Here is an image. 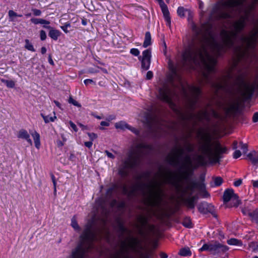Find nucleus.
Segmentation results:
<instances>
[{
  "instance_id": "nucleus-1",
  "label": "nucleus",
  "mask_w": 258,
  "mask_h": 258,
  "mask_svg": "<svg viewBox=\"0 0 258 258\" xmlns=\"http://www.w3.org/2000/svg\"><path fill=\"white\" fill-rule=\"evenodd\" d=\"M245 17H240L235 21L232 25L234 31L222 30L221 32L223 43L216 42L213 39L203 36L199 48H188L185 50L182 55L180 64L174 65L169 64L170 73L168 76V81L165 83L159 90L158 98L162 101L171 104L172 98L176 95L175 81L180 83L181 77L179 72L182 70H192L195 66L201 62L203 65L202 82L210 84L217 90H225L228 86V80L231 78L230 73L222 77H218V82H214L212 74L216 73L215 66L217 61L216 58L208 52L210 48L215 52L217 56H220L225 53L227 49L232 48L234 44V40L238 33L242 31L246 26Z\"/></svg>"
},
{
  "instance_id": "nucleus-2",
  "label": "nucleus",
  "mask_w": 258,
  "mask_h": 258,
  "mask_svg": "<svg viewBox=\"0 0 258 258\" xmlns=\"http://www.w3.org/2000/svg\"><path fill=\"white\" fill-rule=\"evenodd\" d=\"M198 135L201 136V139L203 141V143L199 147V150L202 154L197 156L196 158L197 163L201 166L206 165L207 161L205 155L207 156L213 162H219L220 159L222 158V155L227 153V148L222 146L217 141L211 143V135L209 133H204L202 131L200 130L198 132Z\"/></svg>"
},
{
  "instance_id": "nucleus-3",
  "label": "nucleus",
  "mask_w": 258,
  "mask_h": 258,
  "mask_svg": "<svg viewBox=\"0 0 258 258\" xmlns=\"http://www.w3.org/2000/svg\"><path fill=\"white\" fill-rule=\"evenodd\" d=\"M241 41L245 44V47L238 46L236 48V52L237 61H243L246 63H250L253 57L255 56L253 52H250V50H254L256 46L258 40V19L256 24L249 32L247 36H242L241 38Z\"/></svg>"
},
{
  "instance_id": "nucleus-4",
  "label": "nucleus",
  "mask_w": 258,
  "mask_h": 258,
  "mask_svg": "<svg viewBox=\"0 0 258 258\" xmlns=\"http://www.w3.org/2000/svg\"><path fill=\"white\" fill-rule=\"evenodd\" d=\"M80 237V243L73 251L72 258H84L86 252L93 248L96 234L91 226L88 225Z\"/></svg>"
},
{
  "instance_id": "nucleus-5",
  "label": "nucleus",
  "mask_w": 258,
  "mask_h": 258,
  "mask_svg": "<svg viewBox=\"0 0 258 258\" xmlns=\"http://www.w3.org/2000/svg\"><path fill=\"white\" fill-rule=\"evenodd\" d=\"M165 182L174 186L177 194H182V196L189 194L190 196L194 189L199 187L198 183L195 181L189 182L184 188H183L178 181L172 179V173L170 171L164 175Z\"/></svg>"
},
{
  "instance_id": "nucleus-6",
  "label": "nucleus",
  "mask_w": 258,
  "mask_h": 258,
  "mask_svg": "<svg viewBox=\"0 0 258 258\" xmlns=\"http://www.w3.org/2000/svg\"><path fill=\"white\" fill-rule=\"evenodd\" d=\"M141 157V152L136 149L132 151L128 155V158L124 161L123 165L118 171L119 174L122 177L128 176L129 169L135 167L138 164Z\"/></svg>"
},
{
  "instance_id": "nucleus-7",
  "label": "nucleus",
  "mask_w": 258,
  "mask_h": 258,
  "mask_svg": "<svg viewBox=\"0 0 258 258\" xmlns=\"http://www.w3.org/2000/svg\"><path fill=\"white\" fill-rule=\"evenodd\" d=\"M147 187L150 188V196L147 199V203L152 207H159L163 200V190L160 185L154 182L147 184Z\"/></svg>"
},
{
  "instance_id": "nucleus-8",
  "label": "nucleus",
  "mask_w": 258,
  "mask_h": 258,
  "mask_svg": "<svg viewBox=\"0 0 258 258\" xmlns=\"http://www.w3.org/2000/svg\"><path fill=\"white\" fill-rule=\"evenodd\" d=\"M246 0H222L221 5L223 8L229 11L223 12L221 17L224 19L232 18V13L234 8L242 6Z\"/></svg>"
},
{
  "instance_id": "nucleus-9",
  "label": "nucleus",
  "mask_w": 258,
  "mask_h": 258,
  "mask_svg": "<svg viewBox=\"0 0 258 258\" xmlns=\"http://www.w3.org/2000/svg\"><path fill=\"white\" fill-rule=\"evenodd\" d=\"M228 247L217 241H212L208 243L204 244L199 249L201 251H208L215 254L221 252H224L228 250Z\"/></svg>"
},
{
  "instance_id": "nucleus-10",
  "label": "nucleus",
  "mask_w": 258,
  "mask_h": 258,
  "mask_svg": "<svg viewBox=\"0 0 258 258\" xmlns=\"http://www.w3.org/2000/svg\"><path fill=\"white\" fill-rule=\"evenodd\" d=\"M223 199L224 203H227L231 201L232 204L230 207H237L241 203L238 196L234 193L232 189H227L224 191Z\"/></svg>"
},
{
  "instance_id": "nucleus-11",
  "label": "nucleus",
  "mask_w": 258,
  "mask_h": 258,
  "mask_svg": "<svg viewBox=\"0 0 258 258\" xmlns=\"http://www.w3.org/2000/svg\"><path fill=\"white\" fill-rule=\"evenodd\" d=\"M240 103L237 100L229 102L224 108L226 115L228 117L235 116L240 111Z\"/></svg>"
},
{
  "instance_id": "nucleus-12",
  "label": "nucleus",
  "mask_w": 258,
  "mask_h": 258,
  "mask_svg": "<svg viewBox=\"0 0 258 258\" xmlns=\"http://www.w3.org/2000/svg\"><path fill=\"white\" fill-rule=\"evenodd\" d=\"M190 91L192 93L193 97L189 100L188 106L190 109L194 111L201 94V89L199 87L192 86L190 87Z\"/></svg>"
},
{
  "instance_id": "nucleus-13",
  "label": "nucleus",
  "mask_w": 258,
  "mask_h": 258,
  "mask_svg": "<svg viewBox=\"0 0 258 258\" xmlns=\"http://www.w3.org/2000/svg\"><path fill=\"white\" fill-rule=\"evenodd\" d=\"M173 153L167 156L166 159L168 163L173 166L179 164L178 159L183 154L184 150L181 147L176 148L173 150Z\"/></svg>"
},
{
  "instance_id": "nucleus-14",
  "label": "nucleus",
  "mask_w": 258,
  "mask_h": 258,
  "mask_svg": "<svg viewBox=\"0 0 258 258\" xmlns=\"http://www.w3.org/2000/svg\"><path fill=\"white\" fill-rule=\"evenodd\" d=\"M180 169H183V170H179L178 174L171 172L172 173V179L178 181L179 183L182 180H187L192 174V171L190 168H182L181 167Z\"/></svg>"
},
{
  "instance_id": "nucleus-15",
  "label": "nucleus",
  "mask_w": 258,
  "mask_h": 258,
  "mask_svg": "<svg viewBox=\"0 0 258 258\" xmlns=\"http://www.w3.org/2000/svg\"><path fill=\"white\" fill-rule=\"evenodd\" d=\"M151 59V51L150 49L144 50L142 53V56L139 57V59L141 61V67L143 69L148 70L150 66Z\"/></svg>"
},
{
  "instance_id": "nucleus-16",
  "label": "nucleus",
  "mask_w": 258,
  "mask_h": 258,
  "mask_svg": "<svg viewBox=\"0 0 258 258\" xmlns=\"http://www.w3.org/2000/svg\"><path fill=\"white\" fill-rule=\"evenodd\" d=\"M255 90H258V76L251 84L246 85V90L242 93V96L246 99H249Z\"/></svg>"
},
{
  "instance_id": "nucleus-17",
  "label": "nucleus",
  "mask_w": 258,
  "mask_h": 258,
  "mask_svg": "<svg viewBox=\"0 0 258 258\" xmlns=\"http://www.w3.org/2000/svg\"><path fill=\"white\" fill-rule=\"evenodd\" d=\"M137 221L140 223L139 225H137L138 229V233L142 236H146L147 233L145 229L148 225V218L146 216L140 215L138 217Z\"/></svg>"
},
{
  "instance_id": "nucleus-18",
  "label": "nucleus",
  "mask_w": 258,
  "mask_h": 258,
  "mask_svg": "<svg viewBox=\"0 0 258 258\" xmlns=\"http://www.w3.org/2000/svg\"><path fill=\"white\" fill-rule=\"evenodd\" d=\"M194 116H195L200 121L205 120L209 122L211 120L209 113L208 112L207 109L200 110L195 115L191 113L187 117V119H190L194 117Z\"/></svg>"
},
{
  "instance_id": "nucleus-19",
  "label": "nucleus",
  "mask_w": 258,
  "mask_h": 258,
  "mask_svg": "<svg viewBox=\"0 0 258 258\" xmlns=\"http://www.w3.org/2000/svg\"><path fill=\"white\" fill-rule=\"evenodd\" d=\"M179 198L182 200L185 205L189 209H193L195 207V202L196 201V196L188 197L185 198V196L182 195V194H178Z\"/></svg>"
},
{
  "instance_id": "nucleus-20",
  "label": "nucleus",
  "mask_w": 258,
  "mask_h": 258,
  "mask_svg": "<svg viewBox=\"0 0 258 258\" xmlns=\"http://www.w3.org/2000/svg\"><path fill=\"white\" fill-rule=\"evenodd\" d=\"M115 127H116V128H119L122 130L128 129L136 135H138L140 134V131L130 126L129 124H128L127 123L123 121H120L115 123Z\"/></svg>"
},
{
  "instance_id": "nucleus-21",
  "label": "nucleus",
  "mask_w": 258,
  "mask_h": 258,
  "mask_svg": "<svg viewBox=\"0 0 258 258\" xmlns=\"http://www.w3.org/2000/svg\"><path fill=\"white\" fill-rule=\"evenodd\" d=\"M159 4L163 13L164 19L168 25L171 24V19L170 17L169 12L167 5L165 4L163 0H156Z\"/></svg>"
},
{
  "instance_id": "nucleus-22",
  "label": "nucleus",
  "mask_w": 258,
  "mask_h": 258,
  "mask_svg": "<svg viewBox=\"0 0 258 258\" xmlns=\"http://www.w3.org/2000/svg\"><path fill=\"white\" fill-rule=\"evenodd\" d=\"M198 209L199 211L203 214L212 213L214 211L213 206L207 202H202L200 203L198 205Z\"/></svg>"
},
{
  "instance_id": "nucleus-23",
  "label": "nucleus",
  "mask_w": 258,
  "mask_h": 258,
  "mask_svg": "<svg viewBox=\"0 0 258 258\" xmlns=\"http://www.w3.org/2000/svg\"><path fill=\"white\" fill-rule=\"evenodd\" d=\"M43 27L50 30L48 35L54 40H57L58 38L60 36L61 32L59 30L54 29L50 26L44 25Z\"/></svg>"
},
{
  "instance_id": "nucleus-24",
  "label": "nucleus",
  "mask_w": 258,
  "mask_h": 258,
  "mask_svg": "<svg viewBox=\"0 0 258 258\" xmlns=\"http://www.w3.org/2000/svg\"><path fill=\"white\" fill-rule=\"evenodd\" d=\"M17 137L19 139H24L27 141L29 144L32 145V141L30 139V135L28 132L25 129H21L18 133Z\"/></svg>"
},
{
  "instance_id": "nucleus-25",
  "label": "nucleus",
  "mask_w": 258,
  "mask_h": 258,
  "mask_svg": "<svg viewBox=\"0 0 258 258\" xmlns=\"http://www.w3.org/2000/svg\"><path fill=\"white\" fill-rule=\"evenodd\" d=\"M145 186L147 187V185L141 182L136 183L131 187V189L128 192V195H134L138 190L143 189Z\"/></svg>"
},
{
  "instance_id": "nucleus-26",
  "label": "nucleus",
  "mask_w": 258,
  "mask_h": 258,
  "mask_svg": "<svg viewBox=\"0 0 258 258\" xmlns=\"http://www.w3.org/2000/svg\"><path fill=\"white\" fill-rule=\"evenodd\" d=\"M140 244V241L137 238L132 237L127 243V247L133 250H136L138 246Z\"/></svg>"
},
{
  "instance_id": "nucleus-27",
  "label": "nucleus",
  "mask_w": 258,
  "mask_h": 258,
  "mask_svg": "<svg viewBox=\"0 0 258 258\" xmlns=\"http://www.w3.org/2000/svg\"><path fill=\"white\" fill-rule=\"evenodd\" d=\"M235 84L237 85L239 88H241L242 87H244V90H246V85L247 84L244 81V76L242 75H240L236 77Z\"/></svg>"
},
{
  "instance_id": "nucleus-28",
  "label": "nucleus",
  "mask_w": 258,
  "mask_h": 258,
  "mask_svg": "<svg viewBox=\"0 0 258 258\" xmlns=\"http://www.w3.org/2000/svg\"><path fill=\"white\" fill-rule=\"evenodd\" d=\"M248 159L253 164H256L258 163V153L255 151H252L247 155Z\"/></svg>"
},
{
  "instance_id": "nucleus-29",
  "label": "nucleus",
  "mask_w": 258,
  "mask_h": 258,
  "mask_svg": "<svg viewBox=\"0 0 258 258\" xmlns=\"http://www.w3.org/2000/svg\"><path fill=\"white\" fill-rule=\"evenodd\" d=\"M31 136L33 138L36 148L38 149H39L40 146V135L36 131H35L31 134Z\"/></svg>"
},
{
  "instance_id": "nucleus-30",
  "label": "nucleus",
  "mask_w": 258,
  "mask_h": 258,
  "mask_svg": "<svg viewBox=\"0 0 258 258\" xmlns=\"http://www.w3.org/2000/svg\"><path fill=\"white\" fill-rule=\"evenodd\" d=\"M192 165V161L189 155H186L184 158V162L182 164V168H190Z\"/></svg>"
},
{
  "instance_id": "nucleus-31",
  "label": "nucleus",
  "mask_w": 258,
  "mask_h": 258,
  "mask_svg": "<svg viewBox=\"0 0 258 258\" xmlns=\"http://www.w3.org/2000/svg\"><path fill=\"white\" fill-rule=\"evenodd\" d=\"M151 44V35L149 32H146L145 33V40L143 43V47H147Z\"/></svg>"
},
{
  "instance_id": "nucleus-32",
  "label": "nucleus",
  "mask_w": 258,
  "mask_h": 258,
  "mask_svg": "<svg viewBox=\"0 0 258 258\" xmlns=\"http://www.w3.org/2000/svg\"><path fill=\"white\" fill-rule=\"evenodd\" d=\"M178 253L182 256H190L191 255V252L188 247L181 248Z\"/></svg>"
},
{
  "instance_id": "nucleus-33",
  "label": "nucleus",
  "mask_w": 258,
  "mask_h": 258,
  "mask_svg": "<svg viewBox=\"0 0 258 258\" xmlns=\"http://www.w3.org/2000/svg\"><path fill=\"white\" fill-rule=\"evenodd\" d=\"M182 224L185 227L188 228H191L193 227L191 219L188 217H186L183 219Z\"/></svg>"
},
{
  "instance_id": "nucleus-34",
  "label": "nucleus",
  "mask_w": 258,
  "mask_h": 258,
  "mask_svg": "<svg viewBox=\"0 0 258 258\" xmlns=\"http://www.w3.org/2000/svg\"><path fill=\"white\" fill-rule=\"evenodd\" d=\"M186 12L189 13V11L186 9L184 8L183 7H178L177 11L178 15L181 18L185 17V13Z\"/></svg>"
},
{
  "instance_id": "nucleus-35",
  "label": "nucleus",
  "mask_w": 258,
  "mask_h": 258,
  "mask_svg": "<svg viewBox=\"0 0 258 258\" xmlns=\"http://www.w3.org/2000/svg\"><path fill=\"white\" fill-rule=\"evenodd\" d=\"M227 243L229 245H241L242 242L241 240H238L236 238H231L227 240Z\"/></svg>"
},
{
  "instance_id": "nucleus-36",
  "label": "nucleus",
  "mask_w": 258,
  "mask_h": 258,
  "mask_svg": "<svg viewBox=\"0 0 258 258\" xmlns=\"http://www.w3.org/2000/svg\"><path fill=\"white\" fill-rule=\"evenodd\" d=\"M25 48L27 49V50L31 51L32 52H34L35 51L33 45L30 42L29 39H25Z\"/></svg>"
},
{
  "instance_id": "nucleus-37",
  "label": "nucleus",
  "mask_w": 258,
  "mask_h": 258,
  "mask_svg": "<svg viewBox=\"0 0 258 258\" xmlns=\"http://www.w3.org/2000/svg\"><path fill=\"white\" fill-rule=\"evenodd\" d=\"M8 15L9 17L10 21H14V18L16 17H22V15H18L17 13L13 10H10L8 12Z\"/></svg>"
},
{
  "instance_id": "nucleus-38",
  "label": "nucleus",
  "mask_w": 258,
  "mask_h": 258,
  "mask_svg": "<svg viewBox=\"0 0 258 258\" xmlns=\"http://www.w3.org/2000/svg\"><path fill=\"white\" fill-rule=\"evenodd\" d=\"M250 218L252 221L258 224V208L252 212Z\"/></svg>"
},
{
  "instance_id": "nucleus-39",
  "label": "nucleus",
  "mask_w": 258,
  "mask_h": 258,
  "mask_svg": "<svg viewBox=\"0 0 258 258\" xmlns=\"http://www.w3.org/2000/svg\"><path fill=\"white\" fill-rule=\"evenodd\" d=\"M1 81L2 83L5 84L6 85V86H7V87H8V88H14L15 85V83L14 81H13L12 80H5L4 79H1Z\"/></svg>"
},
{
  "instance_id": "nucleus-40",
  "label": "nucleus",
  "mask_w": 258,
  "mask_h": 258,
  "mask_svg": "<svg viewBox=\"0 0 258 258\" xmlns=\"http://www.w3.org/2000/svg\"><path fill=\"white\" fill-rule=\"evenodd\" d=\"M41 116L43 117L45 122L46 123H47L49 122L50 121L53 122L55 120V119H56V116L54 115L53 116H46L44 115L43 114H41Z\"/></svg>"
},
{
  "instance_id": "nucleus-41",
  "label": "nucleus",
  "mask_w": 258,
  "mask_h": 258,
  "mask_svg": "<svg viewBox=\"0 0 258 258\" xmlns=\"http://www.w3.org/2000/svg\"><path fill=\"white\" fill-rule=\"evenodd\" d=\"M71 225L76 230L79 231L80 230V227L78 225L76 220V218L75 216L73 217V218L72 219Z\"/></svg>"
},
{
  "instance_id": "nucleus-42",
  "label": "nucleus",
  "mask_w": 258,
  "mask_h": 258,
  "mask_svg": "<svg viewBox=\"0 0 258 258\" xmlns=\"http://www.w3.org/2000/svg\"><path fill=\"white\" fill-rule=\"evenodd\" d=\"M223 182V179L221 177H216L214 179V185L218 186L221 185Z\"/></svg>"
},
{
  "instance_id": "nucleus-43",
  "label": "nucleus",
  "mask_w": 258,
  "mask_h": 258,
  "mask_svg": "<svg viewBox=\"0 0 258 258\" xmlns=\"http://www.w3.org/2000/svg\"><path fill=\"white\" fill-rule=\"evenodd\" d=\"M69 102L78 107H81V105L80 103H79L76 100H74L72 97H70L69 98Z\"/></svg>"
},
{
  "instance_id": "nucleus-44",
  "label": "nucleus",
  "mask_w": 258,
  "mask_h": 258,
  "mask_svg": "<svg viewBox=\"0 0 258 258\" xmlns=\"http://www.w3.org/2000/svg\"><path fill=\"white\" fill-rule=\"evenodd\" d=\"M185 149L189 152H193L194 150V146L192 144L188 143L185 145Z\"/></svg>"
},
{
  "instance_id": "nucleus-45",
  "label": "nucleus",
  "mask_w": 258,
  "mask_h": 258,
  "mask_svg": "<svg viewBox=\"0 0 258 258\" xmlns=\"http://www.w3.org/2000/svg\"><path fill=\"white\" fill-rule=\"evenodd\" d=\"M241 211H242V213L244 215H248V216L251 217L252 212L248 208H242L241 210Z\"/></svg>"
},
{
  "instance_id": "nucleus-46",
  "label": "nucleus",
  "mask_w": 258,
  "mask_h": 258,
  "mask_svg": "<svg viewBox=\"0 0 258 258\" xmlns=\"http://www.w3.org/2000/svg\"><path fill=\"white\" fill-rule=\"evenodd\" d=\"M71 27V24L70 23H66L64 24L63 26H61V29L66 33H67L69 32L68 30V28Z\"/></svg>"
},
{
  "instance_id": "nucleus-47",
  "label": "nucleus",
  "mask_w": 258,
  "mask_h": 258,
  "mask_svg": "<svg viewBox=\"0 0 258 258\" xmlns=\"http://www.w3.org/2000/svg\"><path fill=\"white\" fill-rule=\"evenodd\" d=\"M252 10H250L248 6L247 9L245 11V15L243 16H241L240 17H245L244 19L245 21H246L248 19L249 16L250 15V12Z\"/></svg>"
},
{
  "instance_id": "nucleus-48",
  "label": "nucleus",
  "mask_w": 258,
  "mask_h": 258,
  "mask_svg": "<svg viewBox=\"0 0 258 258\" xmlns=\"http://www.w3.org/2000/svg\"><path fill=\"white\" fill-rule=\"evenodd\" d=\"M130 53L133 55L137 56L140 54V51L137 48H132Z\"/></svg>"
},
{
  "instance_id": "nucleus-49",
  "label": "nucleus",
  "mask_w": 258,
  "mask_h": 258,
  "mask_svg": "<svg viewBox=\"0 0 258 258\" xmlns=\"http://www.w3.org/2000/svg\"><path fill=\"white\" fill-rule=\"evenodd\" d=\"M40 37L42 41L45 40L47 37L45 31L41 30L40 31Z\"/></svg>"
},
{
  "instance_id": "nucleus-50",
  "label": "nucleus",
  "mask_w": 258,
  "mask_h": 258,
  "mask_svg": "<svg viewBox=\"0 0 258 258\" xmlns=\"http://www.w3.org/2000/svg\"><path fill=\"white\" fill-rule=\"evenodd\" d=\"M51 179H52V181L53 182V186H54V193H55L56 191V181L55 180V176L53 174H51Z\"/></svg>"
},
{
  "instance_id": "nucleus-51",
  "label": "nucleus",
  "mask_w": 258,
  "mask_h": 258,
  "mask_svg": "<svg viewBox=\"0 0 258 258\" xmlns=\"http://www.w3.org/2000/svg\"><path fill=\"white\" fill-rule=\"evenodd\" d=\"M119 230L122 233H124L127 231V229L124 226L123 224L120 223L118 224Z\"/></svg>"
},
{
  "instance_id": "nucleus-52",
  "label": "nucleus",
  "mask_w": 258,
  "mask_h": 258,
  "mask_svg": "<svg viewBox=\"0 0 258 258\" xmlns=\"http://www.w3.org/2000/svg\"><path fill=\"white\" fill-rule=\"evenodd\" d=\"M257 3H258V0H253L251 4L248 6L250 10H253Z\"/></svg>"
},
{
  "instance_id": "nucleus-53",
  "label": "nucleus",
  "mask_w": 258,
  "mask_h": 258,
  "mask_svg": "<svg viewBox=\"0 0 258 258\" xmlns=\"http://www.w3.org/2000/svg\"><path fill=\"white\" fill-rule=\"evenodd\" d=\"M88 136L89 137L90 139L92 141H93L94 139H96L97 138V135L93 133H87Z\"/></svg>"
},
{
  "instance_id": "nucleus-54",
  "label": "nucleus",
  "mask_w": 258,
  "mask_h": 258,
  "mask_svg": "<svg viewBox=\"0 0 258 258\" xmlns=\"http://www.w3.org/2000/svg\"><path fill=\"white\" fill-rule=\"evenodd\" d=\"M50 23L49 21L40 18L39 24L43 25V26L44 25L49 26Z\"/></svg>"
},
{
  "instance_id": "nucleus-55",
  "label": "nucleus",
  "mask_w": 258,
  "mask_h": 258,
  "mask_svg": "<svg viewBox=\"0 0 258 258\" xmlns=\"http://www.w3.org/2000/svg\"><path fill=\"white\" fill-rule=\"evenodd\" d=\"M178 207H176V209H175V210H172V209H170V213H169L168 212H167V211H165V215L166 216H167V217H169V216L171 215V214H174V213H175V211H176V210H178Z\"/></svg>"
},
{
  "instance_id": "nucleus-56",
  "label": "nucleus",
  "mask_w": 258,
  "mask_h": 258,
  "mask_svg": "<svg viewBox=\"0 0 258 258\" xmlns=\"http://www.w3.org/2000/svg\"><path fill=\"white\" fill-rule=\"evenodd\" d=\"M241 155V152L239 150H236L233 153V158L235 159H237L240 157Z\"/></svg>"
},
{
  "instance_id": "nucleus-57",
  "label": "nucleus",
  "mask_w": 258,
  "mask_h": 258,
  "mask_svg": "<svg viewBox=\"0 0 258 258\" xmlns=\"http://www.w3.org/2000/svg\"><path fill=\"white\" fill-rule=\"evenodd\" d=\"M69 124L70 125V126L75 132H78V130L76 125L72 121H70Z\"/></svg>"
},
{
  "instance_id": "nucleus-58",
  "label": "nucleus",
  "mask_w": 258,
  "mask_h": 258,
  "mask_svg": "<svg viewBox=\"0 0 258 258\" xmlns=\"http://www.w3.org/2000/svg\"><path fill=\"white\" fill-rule=\"evenodd\" d=\"M34 15L36 16H40L41 14V11L40 10L34 9L32 10Z\"/></svg>"
},
{
  "instance_id": "nucleus-59",
  "label": "nucleus",
  "mask_w": 258,
  "mask_h": 258,
  "mask_svg": "<svg viewBox=\"0 0 258 258\" xmlns=\"http://www.w3.org/2000/svg\"><path fill=\"white\" fill-rule=\"evenodd\" d=\"M40 20V18H33L31 19L30 21L34 24L37 25V24H39Z\"/></svg>"
},
{
  "instance_id": "nucleus-60",
  "label": "nucleus",
  "mask_w": 258,
  "mask_h": 258,
  "mask_svg": "<svg viewBox=\"0 0 258 258\" xmlns=\"http://www.w3.org/2000/svg\"><path fill=\"white\" fill-rule=\"evenodd\" d=\"M153 77V74L152 71H148L147 73L146 74V79L147 80H150Z\"/></svg>"
},
{
  "instance_id": "nucleus-61",
  "label": "nucleus",
  "mask_w": 258,
  "mask_h": 258,
  "mask_svg": "<svg viewBox=\"0 0 258 258\" xmlns=\"http://www.w3.org/2000/svg\"><path fill=\"white\" fill-rule=\"evenodd\" d=\"M252 121L256 122L258 121V112H255L252 116Z\"/></svg>"
},
{
  "instance_id": "nucleus-62",
  "label": "nucleus",
  "mask_w": 258,
  "mask_h": 258,
  "mask_svg": "<svg viewBox=\"0 0 258 258\" xmlns=\"http://www.w3.org/2000/svg\"><path fill=\"white\" fill-rule=\"evenodd\" d=\"M241 149L242 150L244 153H246L247 151V146L246 144L241 143Z\"/></svg>"
},
{
  "instance_id": "nucleus-63",
  "label": "nucleus",
  "mask_w": 258,
  "mask_h": 258,
  "mask_svg": "<svg viewBox=\"0 0 258 258\" xmlns=\"http://www.w3.org/2000/svg\"><path fill=\"white\" fill-rule=\"evenodd\" d=\"M105 153L106 154V155L107 156V157L108 158H110L111 159H114L115 158V156L111 153L109 152L107 150L105 151Z\"/></svg>"
},
{
  "instance_id": "nucleus-64",
  "label": "nucleus",
  "mask_w": 258,
  "mask_h": 258,
  "mask_svg": "<svg viewBox=\"0 0 258 258\" xmlns=\"http://www.w3.org/2000/svg\"><path fill=\"white\" fill-rule=\"evenodd\" d=\"M146 228L149 231H153L155 229V226L153 224H148Z\"/></svg>"
}]
</instances>
